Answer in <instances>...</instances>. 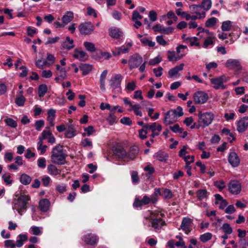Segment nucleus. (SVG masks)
Masks as SVG:
<instances>
[{
    "mask_svg": "<svg viewBox=\"0 0 248 248\" xmlns=\"http://www.w3.org/2000/svg\"><path fill=\"white\" fill-rule=\"evenodd\" d=\"M216 40V37L215 36H209L207 37L205 39H204V41L203 43L202 47L207 48L209 46H213L215 44Z\"/></svg>",
    "mask_w": 248,
    "mask_h": 248,
    "instance_id": "obj_27",
    "label": "nucleus"
},
{
    "mask_svg": "<svg viewBox=\"0 0 248 248\" xmlns=\"http://www.w3.org/2000/svg\"><path fill=\"white\" fill-rule=\"evenodd\" d=\"M145 127L149 128V129L151 130L152 133H157L159 134L162 130L161 125L156 123H153L151 124H146Z\"/></svg>",
    "mask_w": 248,
    "mask_h": 248,
    "instance_id": "obj_23",
    "label": "nucleus"
},
{
    "mask_svg": "<svg viewBox=\"0 0 248 248\" xmlns=\"http://www.w3.org/2000/svg\"><path fill=\"white\" fill-rule=\"evenodd\" d=\"M129 48L126 47L124 46H122L120 47H116L112 51V53L114 56H119L122 54H125L129 52Z\"/></svg>",
    "mask_w": 248,
    "mask_h": 248,
    "instance_id": "obj_26",
    "label": "nucleus"
},
{
    "mask_svg": "<svg viewBox=\"0 0 248 248\" xmlns=\"http://www.w3.org/2000/svg\"><path fill=\"white\" fill-rule=\"evenodd\" d=\"M174 115L177 118L180 117L184 115L183 108L181 107L178 106L176 109H171L170 110Z\"/></svg>",
    "mask_w": 248,
    "mask_h": 248,
    "instance_id": "obj_43",
    "label": "nucleus"
},
{
    "mask_svg": "<svg viewBox=\"0 0 248 248\" xmlns=\"http://www.w3.org/2000/svg\"><path fill=\"white\" fill-rule=\"evenodd\" d=\"M42 135L43 139L47 140L48 143L53 144L55 142V138L50 131L44 130L42 133Z\"/></svg>",
    "mask_w": 248,
    "mask_h": 248,
    "instance_id": "obj_22",
    "label": "nucleus"
},
{
    "mask_svg": "<svg viewBox=\"0 0 248 248\" xmlns=\"http://www.w3.org/2000/svg\"><path fill=\"white\" fill-rule=\"evenodd\" d=\"M81 144L84 147H89L90 148H92L93 147V143L92 141L88 138H85L81 142Z\"/></svg>",
    "mask_w": 248,
    "mask_h": 248,
    "instance_id": "obj_55",
    "label": "nucleus"
},
{
    "mask_svg": "<svg viewBox=\"0 0 248 248\" xmlns=\"http://www.w3.org/2000/svg\"><path fill=\"white\" fill-rule=\"evenodd\" d=\"M26 99L23 95L17 97L15 100V103L19 107H23L24 105Z\"/></svg>",
    "mask_w": 248,
    "mask_h": 248,
    "instance_id": "obj_53",
    "label": "nucleus"
},
{
    "mask_svg": "<svg viewBox=\"0 0 248 248\" xmlns=\"http://www.w3.org/2000/svg\"><path fill=\"white\" fill-rule=\"evenodd\" d=\"M78 30L82 35H90L94 31V27L91 22H85L79 25Z\"/></svg>",
    "mask_w": 248,
    "mask_h": 248,
    "instance_id": "obj_6",
    "label": "nucleus"
},
{
    "mask_svg": "<svg viewBox=\"0 0 248 248\" xmlns=\"http://www.w3.org/2000/svg\"><path fill=\"white\" fill-rule=\"evenodd\" d=\"M4 161L7 162H10L13 159V153L11 152H5L4 156Z\"/></svg>",
    "mask_w": 248,
    "mask_h": 248,
    "instance_id": "obj_60",
    "label": "nucleus"
},
{
    "mask_svg": "<svg viewBox=\"0 0 248 248\" xmlns=\"http://www.w3.org/2000/svg\"><path fill=\"white\" fill-rule=\"evenodd\" d=\"M74 18V13L71 11H67L62 18V22L65 26Z\"/></svg>",
    "mask_w": 248,
    "mask_h": 248,
    "instance_id": "obj_24",
    "label": "nucleus"
},
{
    "mask_svg": "<svg viewBox=\"0 0 248 248\" xmlns=\"http://www.w3.org/2000/svg\"><path fill=\"white\" fill-rule=\"evenodd\" d=\"M74 57L80 61H84L86 59L87 54L83 51H76L73 55Z\"/></svg>",
    "mask_w": 248,
    "mask_h": 248,
    "instance_id": "obj_36",
    "label": "nucleus"
},
{
    "mask_svg": "<svg viewBox=\"0 0 248 248\" xmlns=\"http://www.w3.org/2000/svg\"><path fill=\"white\" fill-rule=\"evenodd\" d=\"M47 170L48 172L50 175H57L59 173V170L57 167L52 164L48 165Z\"/></svg>",
    "mask_w": 248,
    "mask_h": 248,
    "instance_id": "obj_46",
    "label": "nucleus"
},
{
    "mask_svg": "<svg viewBox=\"0 0 248 248\" xmlns=\"http://www.w3.org/2000/svg\"><path fill=\"white\" fill-rule=\"evenodd\" d=\"M46 61L47 62V66H49L54 63L55 57L52 54H48L47 55Z\"/></svg>",
    "mask_w": 248,
    "mask_h": 248,
    "instance_id": "obj_62",
    "label": "nucleus"
},
{
    "mask_svg": "<svg viewBox=\"0 0 248 248\" xmlns=\"http://www.w3.org/2000/svg\"><path fill=\"white\" fill-rule=\"evenodd\" d=\"M61 46L63 49L69 50L75 46L74 40L69 36H67L65 40L61 42Z\"/></svg>",
    "mask_w": 248,
    "mask_h": 248,
    "instance_id": "obj_14",
    "label": "nucleus"
},
{
    "mask_svg": "<svg viewBox=\"0 0 248 248\" xmlns=\"http://www.w3.org/2000/svg\"><path fill=\"white\" fill-rule=\"evenodd\" d=\"M184 159L185 161L186 162V167H189V165L194 162V156L193 155H187L185 157H184Z\"/></svg>",
    "mask_w": 248,
    "mask_h": 248,
    "instance_id": "obj_59",
    "label": "nucleus"
},
{
    "mask_svg": "<svg viewBox=\"0 0 248 248\" xmlns=\"http://www.w3.org/2000/svg\"><path fill=\"white\" fill-rule=\"evenodd\" d=\"M198 40V38L196 37H186L185 42L186 43H189L191 46H195L199 47V48H201V46Z\"/></svg>",
    "mask_w": 248,
    "mask_h": 248,
    "instance_id": "obj_34",
    "label": "nucleus"
},
{
    "mask_svg": "<svg viewBox=\"0 0 248 248\" xmlns=\"http://www.w3.org/2000/svg\"><path fill=\"white\" fill-rule=\"evenodd\" d=\"M123 79V76L121 74H118L114 75L110 80V86L113 90H117L119 91L121 89V81Z\"/></svg>",
    "mask_w": 248,
    "mask_h": 248,
    "instance_id": "obj_8",
    "label": "nucleus"
},
{
    "mask_svg": "<svg viewBox=\"0 0 248 248\" xmlns=\"http://www.w3.org/2000/svg\"><path fill=\"white\" fill-rule=\"evenodd\" d=\"M209 193L206 189H200L197 191V197L200 201L207 198Z\"/></svg>",
    "mask_w": 248,
    "mask_h": 248,
    "instance_id": "obj_32",
    "label": "nucleus"
},
{
    "mask_svg": "<svg viewBox=\"0 0 248 248\" xmlns=\"http://www.w3.org/2000/svg\"><path fill=\"white\" fill-rule=\"evenodd\" d=\"M222 229L223 230L225 233L226 234H230L232 232V228L228 223H224L222 225Z\"/></svg>",
    "mask_w": 248,
    "mask_h": 248,
    "instance_id": "obj_54",
    "label": "nucleus"
},
{
    "mask_svg": "<svg viewBox=\"0 0 248 248\" xmlns=\"http://www.w3.org/2000/svg\"><path fill=\"white\" fill-rule=\"evenodd\" d=\"M187 49V46L183 45H180L176 47V51L178 54V57H181V58L183 57L186 54V52L185 51Z\"/></svg>",
    "mask_w": 248,
    "mask_h": 248,
    "instance_id": "obj_37",
    "label": "nucleus"
},
{
    "mask_svg": "<svg viewBox=\"0 0 248 248\" xmlns=\"http://www.w3.org/2000/svg\"><path fill=\"white\" fill-rule=\"evenodd\" d=\"M35 65L40 69H43L44 67L47 66V62L42 58L35 60Z\"/></svg>",
    "mask_w": 248,
    "mask_h": 248,
    "instance_id": "obj_49",
    "label": "nucleus"
},
{
    "mask_svg": "<svg viewBox=\"0 0 248 248\" xmlns=\"http://www.w3.org/2000/svg\"><path fill=\"white\" fill-rule=\"evenodd\" d=\"M167 58L169 61H177L181 59V57L176 56L174 51H168L167 52Z\"/></svg>",
    "mask_w": 248,
    "mask_h": 248,
    "instance_id": "obj_38",
    "label": "nucleus"
},
{
    "mask_svg": "<svg viewBox=\"0 0 248 248\" xmlns=\"http://www.w3.org/2000/svg\"><path fill=\"white\" fill-rule=\"evenodd\" d=\"M161 60V57L160 56H157L156 57L151 59L149 62V64L150 65H155L160 63Z\"/></svg>",
    "mask_w": 248,
    "mask_h": 248,
    "instance_id": "obj_58",
    "label": "nucleus"
},
{
    "mask_svg": "<svg viewBox=\"0 0 248 248\" xmlns=\"http://www.w3.org/2000/svg\"><path fill=\"white\" fill-rule=\"evenodd\" d=\"M218 20L214 17L208 18L205 22V26L207 28H211L216 25Z\"/></svg>",
    "mask_w": 248,
    "mask_h": 248,
    "instance_id": "obj_41",
    "label": "nucleus"
},
{
    "mask_svg": "<svg viewBox=\"0 0 248 248\" xmlns=\"http://www.w3.org/2000/svg\"><path fill=\"white\" fill-rule=\"evenodd\" d=\"M170 128L172 131L175 133H182L183 132V129L182 128L180 127L179 125L178 124H175L172 126H170Z\"/></svg>",
    "mask_w": 248,
    "mask_h": 248,
    "instance_id": "obj_63",
    "label": "nucleus"
},
{
    "mask_svg": "<svg viewBox=\"0 0 248 248\" xmlns=\"http://www.w3.org/2000/svg\"><path fill=\"white\" fill-rule=\"evenodd\" d=\"M18 239L16 241V246L18 247H21L24 243L27 241L28 236L25 234H20L17 236Z\"/></svg>",
    "mask_w": 248,
    "mask_h": 248,
    "instance_id": "obj_30",
    "label": "nucleus"
},
{
    "mask_svg": "<svg viewBox=\"0 0 248 248\" xmlns=\"http://www.w3.org/2000/svg\"><path fill=\"white\" fill-rule=\"evenodd\" d=\"M237 130L239 133H243L248 127V117H244L240 119L236 123Z\"/></svg>",
    "mask_w": 248,
    "mask_h": 248,
    "instance_id": "obj_13",
    "label": "nucleus"
},
{
    "mask_svg": "<svg viewBox=\"0 0 248 248\" xmlns=\"http://www.w3.org/2000/svg\"><path fill=\"white\" fill-rule=\"evenodd\" d=\"M228 190L231 193L238 195L241 191V184L237 180H232L229 183Z\"/></svg>",
    "mask_w": 248,
    "mask_h": 248,
    "instance_id": "obj_9",
    "label": "nucleus"
},
{
    "mask_svg": "<svg viewBox=\"0 0 248 248\" xmlns=\"http://www.w3.org/2000/svg\"><path fill=\"white\" fill-rule=\"evenodd\" d=\"M227 79L224 76H221L217 78H213L210 79L211 83L213 85V88L215 89H225L226 86L223 84Z\"/></svg>",
    "mask_w": 248,
    "mask_h": 248,
    "instance_id": "obj_7",
    "label": "nucleus"
},
{
    "mask_svg": "<svg viewBox=\"0 0 248 248\" xmlns=\"http://www.w3.org/2000/svg\"><path fill=\"white\" fill-rule=\"evenodd\" d=\"M56 110L54 109H50L47 111V120L49 122L50 126H53L55 124L54 121L56 117Z\"/></svg>",
    "mask_w": 248,
    "mask_h": 248,
    "instance_id": "obj_25",
    "label": "nucleus"
},
{
    "mask_svg": "<svg viewBox=\"0 0 248 248\" xmlns=\"http://www.w3.org/2000/svg\"><path fill=\"white\" fill-rule=\"evenodd\" d=\"M99 237L95 233H88L84 234L82 237V241L87 245L95 247L99 241Z\"/></svg>",
    "mask_w": 248,
    "mask_h": 248,
    "instance_id": "obj_5",
    "label": "nucleus"
},
{
    "mask_svg": "<svg viewBox=\"0 0 248 248\" xmlns=\"http://www.w3.org/2000/svg\"><path fill=\"white\" fill-rule=\"evenodd\" d=\"M228 160L233 167L238 166L240 163L239 157L235 152H231L230 154Z\"/></svg>",
    "mask_w": 248,
    "mask_h": 248,
    "instance_id": "obj_17",
    "label": "nucleus"
},
{
    "mask_svg": "<svg viewBox=\"0 0 248 248\" xmlns=\"http://www.w3.org/2000/svg\"><path fill=\"white\" fill-rule=\"evenodd\" d=\"M84 130L86 132V134H83V135L84 136L87 135L88 136H90L94 132H95V130L93 127L92 125L88 126L87 127L84 128Z\"/></svg>",
    "mask_w": 248,
    "mask_h": 248,
    "instance_id": "obj_56",
    "label": "nucleus"
},
{
    "mask_svg": "<svg viewBox=\"0 0 248 248\" xmlns=\"http://www.w3.org/2000/svg\"><path fill=\"white\" fill-rule=\"evenodd\" d=\"M214 186L219 190H222L226 187L225 183L223 180L215 182L214 183Z\"/></svg>",
    "mask_w": 248,
    "mask_h": 248,
    "instance_id": "obj_57",
    "label": "nucleus"
},
{
    "mask_svg": "<svg viewBox=\"0 0 248 248\" xmlns=\"http://www.w3.org/2000/svg\"><path fill=\"white\" fill-rule=\"evenodd\" d=\"M107 120L110 125H112L116 122V117L113 113H110Z\"/></svg>",
    "mask_w": 248,
    "mask_h": 248,
    "instance_id": "obj_64",
    "label": "nucleus"
},
{
    "mask_svg": "<svg viewBox=\"0 0 248 248\" xmlns=\"http://www.w3.org/2000/svg\"><path fill=\"white\" fill-rule=\"evenodd\" d=\"M140 42L144 46H148L150 47H154L155 46V42L149 40L146 37L140 39Z\"/></svg>",
    "mask_w": 248,
    "mask_h": 248,
    "instance_id": "obj_52",
    "label": "nucleus"
},
{
    "mask_svg": "<svg viewBox=\"0 0 248 248\" xmlns=\"http://www.w3.org/2000/svg\"><path fill=\"white\" fill-rule=\"evenodd\" d=\"M83 45L87 50L90 52H94L96 50V48L95 47L94 45L92 43L89 42H84L83 43Z\"/></svg>",
    "mask_w": 248,
    "mask_h": 248,
    "instance_id": "obj_48",
    "label": "nucleus"
},
{
    "mask_svg": "<svg viewBox=\"0 0 248 248\" xmlns=\"http://www.w3.org/2000/svg\"><path fill=\"white\" fill-rule=\"evenodd\" d=\"M140 106L139 105H134V106H132V108H129V111H134L135 114L137 116H139L140 117L142 116V113L141 111L140 110Z\"/></svg>",
    "mask_w": 248,
    "mask_h": 248,
    "instance_id": "obj_47",
    "label": "nucleus"
},
{
    "mask_svg": "<svg viewBox=\"0 0 248 248\" xmlns=\"http://www.w3.org/2000/svg\"><path fill=\"white\" fill-rule=\"evenodd\" d=\"M31 233L35 235H39L42 233V228L37 226H32L30 228Z\"/></svg>",
    "mask_w": 248,
    "mask_h": 248,
    "instance_id": "obj_44",
    "label": "nucleus"
},
{
    "mask_svg": "<svg viewBox=\"0 0 248 248\" xmlns=\"http://www.w3.org/2000/svg\"><path fill=\"white\" fill-rule=\"evenodd\" d=\"M79 68L82 72V75L85 76L92 70V66L88 64L82 63L79 66Z\"/></svg>",
    "mask_w": 248,
    "mask_h": 248,
    "instance_id": "obj_31",
    "label": "nucleus"
},
{
    "mask_svg": "<svg viewBox=\"0 0 248 248\" xmlns=\"http://www.w3.org/2000/svg\"><path fill=\"white\" fill-rule=\"evenodd\" d=\"M139 153V149L137 147H132L130 149L129 152L127 153L126 158L130 159H135Z\"/></svg>",
    "mask_w": 248,
    "mask_h": 248,
    "instance_id": "obj_33",
    "label": "nucleus"
},
{
    "mask_svg": "<svg viewBox=\"0 0 248 248\" xmlns=\"http://www.w3.org/2000/svg\"><path fill=\"white\" fill-rule=\"evenodd\" d=\"M37 165L39 168L44 169L46 167V159L44 157L40 158L37 160Z\"/></svg>",
    "mask_w": 248,
    "mask_h": 248,
    "instance_id": "obj_61",
    "label": "nucleus"
},
{
    "mask_svg": "<svg viewBox=\"0 0 248 248\" xmlns=\"http://www.w3.org/2000/svg\"><path fill=\"white\" fill-rule=\"evenodd\" d=\"M154 156L158 161L165 162L168 159L169 155L165 152L159 151L155 154Z\"/></svg>",
    "mask_w": 248,
    "mask_h": 248,
    "instance_id": "obj_21",
    "label": "nucleus"
},
{
    "mask_svg": "<svg viewBox=\"0 0 248 248\" xmlns=\"http://www.w3.org/2000/svg\"><path fill=\"white\" fill-rule=\"evenodd\" d=\"M225 67L232 70L239 72L241 70L242 67L240 62L236 59H229L225 64Z\"/></svg>",
    "mask_w": 248,
    "mask_h": 248,
    "instance_id": "obj_12",
    "label": "nucleus"
},
{
    "mask_svg": "<svg viewBox=\"0 0 248 248\" xmlns=\"http://www.w3.org/2000/svg\"><path fill=\"white\" fill-rule=\"evenodd\" d=\"M177 120V118L170 112V110L165 114L164 123L166 125L171 124L175 122Z\"/></svg>",
    "mask_w": 248,
    "mask_h": 248,
    "instance_id": "obj_16",
    "label": "nucleus"
},
{
    "mask_svg": "<svg viewBox=\"0 0 248 248\" xmlns=\"http://www.w3.org/2000/svg\"><path fill=\"white\" fill-rule=\"evenodd\" d=\"M109 35L114 38L118 39L123 35L122 30L117 27H111L108 30Z\"/></svg>",
    "mask_w": 248,
    "mask_h": 248,
    "instance_id": "obj_18",
    "label": "nucleus"
},
{
    "mask_svg": "<svg viewBox=\"0 0 248 248\" xmlns=\"http://www.w3.org/2000/svg\"><path fill=\"white\" fill-rule=\"evenodd\" d=\"M108 71L105 70L101 73L100 77V88L102 91H105V79L107 75Z\"/></svg>",
    "mask_w": 248,
    "mask_h": 248,
    "instance_id": "obj_35",
    "label": "nucleus"
},
{
    "mask_svg": "<svg viewBox=\"0 0 248 248\" xmlns=\"http://www.w3.org/2000/svg\"><path fill=\"white\" fill-rule=\"evenodd\" d=\"M212 237V234L210 232L205 233L200 236V239L203 243H205L210 240Z\"/></svg>",
    "mask_w": 248,
    "mask_h": 248,
    "instance_id": "obj_51",
    "label": "nucleus"
},
{
    "mask_svg": "<svg viewBox=\"0 0 248 248\" xmlns=\"http://www.w3.org/2000/svg\"><path fill=\"white\" fill-rule=\"evenodd\" d=\"M201 8H203L204 10L208 11L212 6L211 0H202L201 4H199Z\"/></svg>",
    "mask_w": 248,
    "mask_h": 248,
    "instance_id": "obj_39",
    "label": "nucleus"
},
{
    "mask_svg": "<svg viewBox=\"0 0 248 248\" xmlns=\"http://www.w3.org/2000/svg\"><path fill=\"white\" fill-rule=\"evenodd\" d=\"M29 200L30 197L27 195H21L18 198L15 204L14 208L20 215L27 210V204Z\"/></svg>",
    "mask_w": 248,
    "mask_h": 248,
    "instance_id": "obj_4",
    "label": "nucleus"
},
{
    "mask_svg": "<svg viewBox=\"0 0 248 248\" xmlns=\"http://www.w3.org/2000/svg\"><path fill=\"white\" fill-rule=\"evenodd\" d=\"M71 121V120H69L70 124L67 125L65 132V136L67 138H71L76 135V130L74 124H72Z\"/></svg>",
    "mask_w": 248,
    "mask_h": 248,
    "instance_id": "obj_15",
    "label": "nucleus"
},
{
    "mask_svg": "<svg viewBox=\"0 0 248 248\" xmlns=\"http://www.w3.org/2000/svg\"><path fill=\"white\" fill-rule=\"evenodd\" d=\"M113 153L119 158L123 159L127 157V153L123 147H116L113 150Z\"/></svg>",
    "mask_w": 248,
    "mask_h": 248,
    "instance_id": "obj_20",
    "label": "nucleus"
},
{
    "mask_svg": "<svg viewBox=\"0 0 248 248\" xmlns=\"http://www.w3.org/2000/svg\"><path fill=\"white\" fill-rule=\"evenodd\" d=\"M50 205L49 201L46 199H42L39 202L40 209L45 212L48 210Z\"/></svg>",
    "mask_w": 248,
    "mask_h": 248,
    "instance_id": "obj_29",
    "label": "nucleus"
},
{
    "mask_svg": "<svg viewBox=\"0 0 248 248\" xmlns=\"http://www.w3.org/2000/svg\"><path fill=\"white\" fill-rule=\"evenodd\" d=\"M47 91V87L45 84H41L38 87V95L39 97H43Z\"/></svg>",
    "mask_w": 248,
    "mask_h": 248,
    "instance_id": "obj_42",
    "label": "nucleus"
},
{
    "mask_svg": "<svg viewBox=\"0 0 248 248\" xmlns=\"http://www.w3.org/2000/svg\"><path fill=\"white\" fill-rule=\"evenodd\" d=\"M165 216L164 214L159 212H154L151 213L150 217L152 227L155 230H160L162 227L166 226L165 221L162 218Z\"/></svg>",
    "mask_w": 248,
    "mask_h": 248,
    "instance_id": "obj_3",
    "label": "nucleus"
},
{
    "mask_svg": "<svg viewBox=\"0 0 248 248\" xmlns=\"http://www.w3.org/2000/svg\"><path fill=\"white\" fill-rule=\"evenodd\" d=\"M142 62V58L138 54L131 56L128 62L130 69L138 67Z\"/></svg>",
    "mask_w": 248,
    "mask_h": 248,
    "instance_id": "obj_11",
    "label": "nucleus"
},
{
    "mask_svg": "<svg viewBox=\"0 0 248 248\" xmlns=\"http://www.w3.org/2000/svg\"><path fill=\"white\" fill-rule=\"evenodd\" d=\"M67 155L63 153V147L57 145L53 148L51 152V161L54 164L63 165L66 163Z\"/></svg>",
    "mask_w": 248,
    "mask_h": 248,
    "instance_id": "obj_2",
    "label": "nucleus"
},
{
    "mask_svg": "<svg viewBox=\"0 0 248 248\" xmlns=\"http://www.w3.org/2000/svg\"><path fill=\"white\" fill-rule=\"evenodd\" d=\"M208 99V94L202 91H198L193 94V99L196 104H204L207 101Z\"/></svg>",
    "mask_w": 248,
    "mask_h": 248,
    "instance_id": "obj_10",
    "label": "nucleus"
},
{
    "mask_svg": "<svg viewBox=\"0 0 248 248\" xmlns=\"http://www.w3.org/2000/svg\"><path fill=\"white\" fill-rule=\"evenodd\" d=\"M20 181L22 184L27 185L31 183V178L26 174H22L20 176Z\"/></svg>",
    "mask_w": 248,
    "mask_h": 248,
    "instance_id": "obj_40",
    "label": "nucleus"
},
{
    "mask_svg": "<svg viewBox=\"0 0 248 248\" xmlns=\"http://www.w3.org/2000/svg\"><path fill=\"white\" fill-rule=\"evenodd\" d=\"M184 66V64L181 63L179 65L176 66L175 67L170 69L169 71V75L170 77L172 78V77L176 75L179 71L183 69Z\"/></svg>",
    "mask_w": 248,
    "mask_h": 248,
    "instance_id": "obj_28",
    "label": "nucleus"
},
{
    "mask_svg": "<svg viewBox=\"0 0 248 248\" xmlns=\"http://www.w3.org/2000/svg\"><path fill=\"white\" fill-rule=\"evenodd\" d=\"M198 124L194 123L191 126V128H205L210 125L214 120L215 116L213 112L210 111L202 112L199 111L198 114Z\"/></svg>",
    "mask_w": 248,
    "mask_h": 248,
    "instance_id": "obj_1",
    "label": "nucleus"
},
{
    "mask_svg": "<svg viewBox=\"0 0 248 248\" xmlns=\"http://www.w3.org/2000/svg\"><path fill=\"white\" fill-rule=\"evenodd\" d=\"M4 122L7 125L12 128H16L17 125L16 121L11 118H6L4 120Z\"/></svg>",
    "mask_w": 248,
    "mask_h": 248,
    "instance_id": "obj_50",
    "label": "nucleus"
},
{
    "mask_svg": "<svg viewBox=\"0 0 248 248\" xmlns=\"http://www.w3.org/2000/svg\"><path fill=\"white\" fill-rule=\"evenodd\" d=\"M232 26V22L230 20H227L222 22L221 29L223 31H229L231 30Z\"/></svg>",
    "mask_w": 248,
    "mask_h": 248,
    "instance_id": "obj_45",
    "label": "nucleus"
},
{
    "mask_svg": "<svg viewBox=\"0 0 248 248\" xmlns=\"http://www.w3.org/2000/svg\"><path fill=\"white\" fill-rule=\"evenodd\" d=\"M191 223L192 220L189 218L184 217L182 220L181 228L184 231L186 234H188L189 232V228Z\"/></svg>",
    "mask_w": 248,
    "mask_h": 248,
    "instance_id": "obj_19",
    "label": "nucleus"
}]
</instances>
